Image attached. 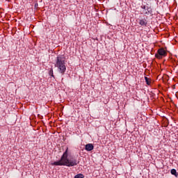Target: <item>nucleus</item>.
I'll return each instance as SVG.
<instances>
[{"instance_id":"obj_1","label":"nucleus","mask_w":178,"mask_h":178,"mask_svg":"<svg viewBox=\"0 0 178 178\" xmlns=\"http://www.w3.org/2000/svg\"><path fill=\"white\" fill-rule=\"evenodd\" d=\"M79 163L76 159H69V147H66L60 159L58 161H54L51 163L52 166H76Z\"/></svg>"},{"instance_id":"obj_2","label":"nucleus","mask_w":178,"mask_h":178,"mask_svg":"<svg viewBox=\"0 0 178 178\" xmlns=\"http://www.w3.org/2000/svg\"><path fill=\"white\" fill-rule=\"evenodd\" d=\"M55 67H58V72L61 73V74H65V72H66V65H65V58L58 56L56 58Z\"/></svg>"},{"instance_id":"obj_3","label":"nucleus","mask_w":178,"mask_h":178,"mask_svg":"<svg viewBox=\"0 0 178 178\" xmlns=\"http://www.w3.org/2000/svg\"><path fill=\"white\" fill-rule=\"evenodd\" d=\"M165 56H168V51H166L164 48L159 49L157 53L155 54L156 59H162V58H165Z\"/></svg>"},{"instance_id":"obj_4","label":"nucleus","mask_w":178,"mask_h":178,"mask_svg":"<svg viewBox=\"0 0 178 178\" xmlns=\"http://www.w3.org/2000/svg\"><path fill=\"white\" fill-rule=\"evenodd\" d=\"M85 149L86 151H92L94 149V145L91 143L86 145Z\"/></svg>"},{"instance_id":"obj_5","label":"nucleus","mask_w":178,"mask_h":178,"mask_svg":"<svg viewBox=\"0 0 178 178\" xmlns=\"http://www.w3.org/2000/svg\"><path fill=\"white\" fill-rule=\"evenodd\" d=\"M145 80L147 86H151V84H152V80L150 78L145 76Z\"/></svg>"},{"instance_id":"obj_6","label":"nucleus","mask_w":178,"mask_h":178,"mask_svg":"<svg viewBox=\"0 0 178 178\" xmlns=\"http://www.w3.org/2000/svg\"><path fill=\"white\" fill-rule=\"evenodd\" d=\"M139 24L140 26H147V24H148V23L147 22V19H140L139 21Z\"/></svg>"},{"instance_id":"obj_7","label":"nucleus","mask_w":178,"mask_h":178,"mask_svg":"<svg viewBox=\"0 0 178 178\" xmlns=\"http://www.w3.org/2000/svg\"><path fill=\"white\" fill-rule=\"evenodd\" d=\"M171 175H173L174 176H176L177 177V172L175 169L171 170Z\"/></svg>"},{"instance_id":"obj_8","label":"nucleus","mask_w":178,"mask_h":178,"mask_svg":"<svg viewBox=\"0 0 178 178\" xmlns=\"http://www.w3.org/2000/svg\"><path fill=\"white\" fill-rule=\"evenodd\" d=\"M49 76H51V77H54V79H55V76L54 75V70L52 68L49 70Z\"/></svg>"},{"instance_id":"obj_9","label":"nucleus","mask_w":178,"mask_h":178,"mask_svg":"<svg viewBox=\"0 0 178 178\" xmlns=\"http://www.w3.org/2000/svg\"><path fill=\"white\" fill-rule=\"evenodd\" d=\"M74 178H84V175L83 174H78L74 176Z\"/></svg>"},{"instance_id":"obj_10","label":"nucleus","mask_w":178,"mask_h":178,"mask_svg":"<svg viewBox=\"0 0 178 178\" xmlns=\"http://www.w3.org/2000/svg\"><path fill=\"white\" fill-rule=\"evenodd\" d=\"M142 9H145V6H142Z\"/></svg>"}]
</instances>
